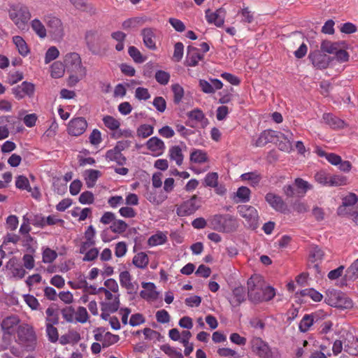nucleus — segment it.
<instances>
[{
	"instance_id": "51",
	"label": "nucleus",
	"mask_w": 358,
	"mask_h": 358,
	"mask_svg": "<svg viewBox=\"0 0 358 358\" xmlns=\"http://www.w3.org/2000/svg\"><path fill=\"white\" fill-rule=\"evenodd\" d=\"M345 278L348 280H356L358 278V259L348 268Z\"/></svg>"
},
{
	"instance_id": "35",
	"label": "nucleus",
	"mask_w": 358,
	"mask_h": 358,
	"mask_svg": "<svg viewBox=\"0 0 358 358\" xmlns=\"http://www.w3.org/2000/svg\"><path fill=\"white\" fill-rule=\"evenodd\" d=\"M132 263L136 267L138 268H145L149 263L148 256L145 252H138L134 255Z\"/></svg>"
},
{
	"instance_id": "62",
	"label": "nucleus",
	"mask_w": 358,
	"mask_h": 358,
	"mask_svg": "<svg viewBox=\"0 0 358 358\" xmlns=\"http://www.w3.org/2000/svg\"><path fill=\"white\" fill-rule=\"evenodd\" d=\"M315 180L323 186H329V176L324 171H320L315 175Z\"/></svg>"
},
{
	"instance_id": "41",
	"label": "nucleus",
	"mask_w": 358,
	"mask_h": 358,
	"mask_svg": "<svg viewBox=\"0 0 358 358\" xmlns=\"http://www.w3.org/2000/svg\"><path fill=\"white\" fill-rule=\"evenodd\" d=\"M294 185L299 190V194H301L302 196H304L308 190L313 188L311 184L301 178L294 180Z\"/></svg>"
},
{
	"instance_id": "50",
	"label": "nucleus",
	"mask_w": 358,
	"mask_h": 358,
	"mask_svg": "<svg viewBox=\"0 0 358 358\" xmlns=\"http://www.w3.org/2000/svg\"><path fill=\"white\" fill-rule=\"evenodd\" d=\"M55 324L51 323L46 324V334L48 338L49 341L51 343H55L58 341L59 334L58 331L56 327H54Z\"/></svg>"
},
{
	"instance_id": "25",
	"label": "nucleus",
	"mask_w": 358,
	"mask_h": 358,
	"mask_svg": "<svg viewBox=\"0 0 358 358\" xmlns=\"http://www.w3.org/2000/svg\"><path fill=\"white\" fill-rule=\"evenodd\" d=\"M146 146L155 156L161 155L166 149L164 141L157 136L150 138L146 142Z\"/></svg>"
},
{
	"instance_id": "24",
	"label": "nucleus",
	"mask_w": 358,
	"mask_h": 358,
	"mask_svg": "<svg viewBox=\"0 0 358 358\" xmlns=\"http://www.w3.org/2000/svg\"><path fill=\"white\" fill-rule=\"evenodd\" d=\"M47 24L50 29V31L57 38H62L64 35V30L62 21L56 17H48L47 20Z\"/></svg>"
},
{
	"instance_id": "16",
	"label": "nucleus",
	"mask_w": 358,
	"mask_h": 358,
	"mask_svg": "<svg viewBox=\"0 0 358 358\" xmlns=\"http://www.w3.org/2000/svg\"><path fill=\"white\" fill-rule=\"evenodd\" d=\"M87 127V122L84 117L72 119L68 125V132L70 135L78 136L83 134Z\"/></svg>"
},
{
	"instance_id": "33",
	"label": "nucleus",
	"mask_w": 358,
	"mask_h": 358,
	"mask_svg": "<svg viewBox=\"0 0 358 358\" xmlns=\"http://www.w3.org/2000/svg\"><path fill=\"white\" fill-rule=\"evenodd\" d=\"M342 201V206H339L338 208V215H343L345 207L355 205L358 201V197L355 193H349L343 198Z\"/></svg>"
},
{
	"instance_id": "57",
	"label": "nucleus",
	"mask_w": 358,
	"mask_h": 358,
	"mask_svg": "<svg viewBox=\"0 0 358 358\" xmlns=\"http://www.w3.org/2000/svg\"><path fill=\"white\" fill-rule=\"evenodd\" d=\"M89 318L87 311L85 308L79 306L76 311H75L74 319L80 323H85Z\"/></svg>"
},
{
	"instance_id": "10",
	"label": "nucleus",
	"mask_w": 358,
	"mask_h": 358,
	"mask_svg": "<svg viewBox=\"0 0 358 358\" xmlns=\"http://www.w3.org/2000/svg\"><path fill=\"white\" fill-rule=\"evenodd\" d=\"M265 200L275 210L281 213H289L288 206L280 196L268 192L265 196Z\"/></svg>"
},
{
	"instance_id": "9",
	"label": "nucleus",
	"mask_w": 358,
	"mask_h": 358,
	"mask_svg": "<svg viewBox=\"0 0 358 358\" xmlns=\"http://www.w3.org/2000/svg\"><path fill=\"white\" fill-rule=\"evenodd\" d=\"M200 207L198 198L196 195L182 203L176 209V213L180 217L188 216L194 214Z\"/></svg>"
},
{
	"instance_id": "44",
	"label": "nucleus",
	"mask_w": 358,
	"mask_h": 358,
	"mask_svg": "<svg viewBox=\"0 0 358 358\" xmlns=\"http://www.w3.org/2000/svg\"><path fill=\"white\" fill-rule=\"evenodd\" d=\"M46 324H57L59 323V312L57 308L49 307L46 309Z\"/></svg>"
},
{
	"instance_id": "23",
	"label": "nucleus",
	"mask_w": 358,
	"mask_h": 358,
	"mask_svg": "<svg viewBox=\"0 0 358 358\" xmlns=\"http://www.w3.org/2000/svg\"><path fill=\"white\" fill-rule=\"evenodd\" d=\"M141 35L143 38L144 45L151 50L157 49L156 35L155 29L150 27H146L141 30Z\"/></svg>"
},
{
	"instance_id": "12",
	"label": "nucleus",
	"mask_w": 358,
	"mask_h": 358,
	"mask_svg": "<svg viewBox=\"0 0 358 358\" xmlns=\"http://www.w3.org/2000/svg\"><path fill=\"white\" fill-rule=\"evenodd\" d=\"M205 14L206 21L209 24H213L217 27H221L224 25L226 17V10L224 8L221 7L215 11H212L208 8L205 11Z\"/></svg>"
},
{
	"instance_id": "61",
	"label": "nucleus",
	"mask_w": 358,
	"mask_h": 358,
	"mask_svg": "<svg viewBox=\"0 0 358 358\" xmlns=\"http://www.w3.org/2000/svg\"><path fill=\"white\" fill-rule=\"evenodd\" d=\"M338 48L339 45L337 43L324 41L321 44V50L329 54H334Z\"/></svg>"
},
{
	"instance_id": "17",
	"label": "nucleus",
	"mask_w": 358,
	"mask_h": 358,
	"mask_svg": "<svg viewBox=\"0 0 358 358\" xmlns=\"http://www.w3.org/2000/svg\"><path fill=\"white\" fill-rule=\"evenodd\" d=\"M248 296L254 303L263 301V287L255 285L252 278L248 280Z\"/></svg>"
},
{
	"instance_id": "28",
	"label": "nucleus",
	"mask_w": 358,
	"mask_h": 358,
	"mask_svg": "<svg viewBox=\"0 0 358 358\" xmlns=\"http://www.w3.org/2000/svg\"><path fill=\"white\" fill-rule=\"evenodd\" d=\"M240 178L242 181L248 182L251 187H255L260 183L262 176L259 171H255L241 174Z\"/></svg>"
},
{
	"instance_id": "19",
	"label": "nucleus",
	"mask_w": 358,
	"mask_h": 358,
	"mask_svg": "<svg viewBox=\"0 0 358 358\" xmlns=\"http://www.w3.org/2000/svg\"><path fill=\"white\" fill-rule=\"evenodd\" d=\"M204 59V55L200 53L199 50L194 46L189 45L187 48V55L185 64L187 66L194 67L198 65L199 62Z\"/></svg>"
},
{
	"instance_id": "32",
	"label": "nucleus",
	"mask_w": 358,
	"mask_h": 358,
	"mask_svg": "<svg viewBox=\"0 0 358 358\" xmlns=\"http://www.w3.org/2000/svg\"><path fill=\"white\" fill-rule=\"evenodd\" d=\"M73 6L78 10L89 13L90 15H94L96 13V8L86 0H69Z\"/></svg>"
},
{
	"instance_id": "53",
	"label": "nucleus",
	"mask_w": 358,
	"mask_h": 358,
	"mask_svg": "<svg viewBox=\"0 0 358 358\" xmlns=\"http://www.w3.org/2000/svg\"><path fill=\"white\" fill-rule=\"evenodd\" d=\"M155 78L156 81L160 85H166L169 82L170 74L167 71L163 70H158L155 73Z\"/></svg>"
},
{
	"instance_id": "42",
	"label": "nucleus",
	"mask_w": 358,
	"mask_h": 358,
	"mask_svg": "<svg viewBox=\"0 0 358 358\" xmlns=\"http://www.w3.org/2000/svg\"><path fill=\"white\" fill-rule=\"evenodd\" d=\"M171 90L173 94V102L175 104H179L185 94L183 87L178 83H175L171 85Z\"/></svg>"
},
{
	"instance_id": "34",
	"label": "nucleus",
	"mask_w": 358,
	"mask_h": 358,
	"mask_svg": "<svg viewBox=\"0 0 358 358\" xmlns=\"http://www.w3.org/2000/svg\"><path fill=\"white\" fill-rule=\"evenodd\" d=\"M13 42L15 45L18 52L22 57H26L29 52V49L25 41L23 39L22 36H15L13 37Z\"/></svg>"
},
{
	"instance_id": "6",
	"label": "nucleus",
	"mask_w": 358,
	"mask_h": 358,
	"mask_svg": "<svg viewBox=\"0 0 358 358\" xmlns=\"http://www.w3.org/2000/svg\"><path fill=\"white\" fill-rule=\"evenodd\" d=\"M240 216L245 219L248 227L256 229L259 226V215L256 208L249 205H239L237 207Z\"/></svg>"
},
{
	"instance_id": "48",
	"label": "nucleus",
	"mask_w": 358,
	"mask_h": 358,
	"mask_svg": "<svg viewBox=\"0 0 358 358\" xmlns=\"http://www.w3.org/2000/svg\"><path fill=\"white\" fill-rule=\"evenodd\" d=\"M31 27L36 34L41 38L46 36V29L39 20L34 19L31 21Z\"/></svg>"
},
{
	"instance_id": "37",
	"label": "nucleus",
	"mask_w": 358,
	"mask_h": 358,
	"mask_svg": "<svg viewBox=\"0 0 358 358\" xmlns=\"http://www.w3.org/2000/svg\"><path fill=\"white\" fill-rule=\"evenodd\" d=\"M250 194L251 190L248 187L241 186L238 187L236 193V196L237 198L236 202H248L250 199Z\"/></svg>"
},
{
	"instance_id": "2",
	"label": "nucleus",
	"mask_w": 358,
	"mask_h": 358,
	"mask_svg": "<svg viewBox=\"0 0 358 358\" xmlns=\"http://www.w3.org/2000/svg\"><path fill=\"white\" fill-rule=\"evenodd\" d=\"M85 42L89 51L94 55H103L106 52V41L97 30H88L85 34Z\"/></svg>"
},
{
	"instance_id": "22",
	"label": "nucleus",
	"mask_w": 358,
	"mask_h": 358,
	"mask_svg": "<svg viewBox=\"0 0 358 358\" xmlns=\"http://www.w3.org/2000/svg\"><path fill=\"white\" fill-rule=\"evenodd\" d=\"M142 287L144 289L140 292V296L146 301H155L158 299L159 292L156 290L155 283L151 282H143Z\"/></svg>"
},
{
	"instance_id": "36",
	"label": "nucleus",
	"mask_w": 358,
	"mask_h": 358,
	"mask_svg": "<svg viewBox=\"0 0 358 358\" xmlns=\"http://www.w3.org/2000/svg\"><path fill=\"white\" fill-rule=\"evenodd\" d=\"M189 159L193 163L202 164L208 161V156L206 151L199 149H193Z\"/></svg>"
},
{
	"instance_id": "46",
	"label": "nucleus",
	"mask_w": 358,
	"mask_h": 358,
	"mask_svg": "<svg viewBox=\"0 0 358 358\" xmlns=\"http://www.w3.org/2000/svg\"><path fill=\"white\" fill-rule=\"evenodd\" d=\"M128 227V224L122 220L115 218L113 222L110 226V230L116 234H122L124 232Z\"/></svg>"
},
{
	"instance_id": "8",
	"label": "nucleus",
	"mask_w": 358,
	"mask_h": 358,
	"mask_svg": "<svg viewBox=\"0 0 358 358\" xmlns=\"http://www.w3.org/2000/svg\"><path fill=\"white\" fill-rule=\"evenodd\" d=\"M64 66L68 71L80 72L81 76L86 75V69L82 65L81 58L77 52H69L65 55Z\"/></svg>"
},
{
	"instance_id": "13",
	"label": "nucleus",
	"mask_w": 358,
	"mask_h": 358,
	"mask_svg": "<svg viewBox=\"0 0 358 358\" xmlns=\"http://www.w3.org/2000/svg\"><path fill=\"white\" fill-rule=\"evenodd\" d=\"M278 135H280V137L281 132L272 129L264 130L259 134L255 143V145L256 147H263L268 143H277L278 138H279Z\"/></svg>"
},
{
	"instance_id": "21",
	"label": "nucleus",
	"mask_w": 358,
	"mask_h": 358,
	"mask_svg": "<svg viewBox=\"0 0 358 358\" xmlns=\"http://www.w3.org/2000/svg\"><path fill=\"white\" fill-rule=\"evenodd\" d=\"M230 305L235 308L239 306L246 300L245 289L243 286H238L233 289L231 294L227 297Z\"/></svg>"
},
{
	"instance_id": "63",
	"label": "nucleus",
	"mask_w": 358,
	"mask_h": 358,
	"mask_svg": "<svg viewBox=\"0 0 358 358\" xmlns=\"http://www.w3.org/2000/svg\"><path fill=\"white\" fill-rule=\"evenodd\" d=\"M183 52H184V45L181 42H177L174 45L173 59L177 62H180L183 57Z\"/></svg>"
},
{
	"instance_id": "11",
	"label": "nucleus",
	"mask_w": 358,
	"mask_h": 358,
	"mask_svg": "<svg viewBox=\"0 0 358 358\" xmlns=\"http://www.w3.org/2000/svg\"><path fill=\"white\" fill-rule=\"evenodd\" d=\"M34 85L27 81H24L21 85L12 88V93L17 100L22 99L26 96L31 97L34 96Z\"/></svg>"
},
{
	"instance_id": "4",
	"label": "nucleus",
	"mask_w": 358,
	"mask_h": 358,
	"mask_svg": "<svg viewBox=\"0 0 358 358\" xmlns=\"http://www.w3.org/2000/svg\"><path fill=\"white\" fill-rule=\"evenodd\" d=\"M30 17V13L27 7L24 6L17 4L13 5L10 8L9 17L20 29L24 28Z\"/></svg>"
},
{
	"instance_id": "39",
	"label": "nucleus",
	"mask_w": 358,
	"mask_h": 358,
	"mask_svg": "<svg viewBox=\"0 0 358 358\" xmlns=\"http://www.w3.org/2000/svg\"><path fill=\"white\" fill-rule=\"evenodd\" d=\"M167 241V237L162 231H158L154 235H152L148 240V244L150 247H154L165 243Z\"/></svg>"
},
{
	"instance_id": "64",
	"label": "nucleus",
	"mask_w": 358,
	"mask_h": 358,
	"mask_svg": "<svg viewBox=\"0 0 358 358\" xmlns=\"http://www.w3.org/2000/svg\"><path fill=\"white\" fill-rule=\"evenodd\" d=\"M57 257V252L49 248H47L43 252V262L44 263H52Z\"/></svg>"
},
{
	"instance_id": "58",
	"label": "nucleus",
	"mask_w": 358,
	"mask_h": 358,
	"mask_svg": "<svg viewBox=\"0 0 358 358\" xmlns=\"http://www.w3.org/2000/svg\"><path fill=\"white\" fill-rule=\"evenodd\" d=\"M59 55V52L55 46H51L48 49L45 55V64H48L57 59Z\"/></svg>"
},
{
	"instance_id": "15",
	"label": "nucleus",
	"mask_w": 358,
	"mask_h": 358,
	"mask_svg": "<svg viewBox=\"0 0 358 358\" xmlns=\"http://www.w3.org/2000/svg\"><path fill=\"white\" fill-rule=\"evenodd\" d=\"M324 252L318 245H313L309 249V262L313 264V268L315 272H320V264L323 260Z\"/></svg>"
},
{
	"instance_id": "52",
	"label": "nucleus",
	"mask_w": 358,
	"mask_h": 358,
	"mask_svg": "<svg viewBox=\"0 0 358 358\" xmlns=\"http://www.w3.org/2000/svg\"><path fill=\"white\" fill-rule=\"evenodd\" d=\"M104 125L110 130H116L120 127V122L117 120L110 115H106L103 117Z\"/></svg>"
},
{
	"instance_id": "59",
	"label": "nucleus",
	"mask_w": 358,
	"mask_h": 358,
	"mask_svg": "<svg viewBox=\"0 0 358 358\" xmlns=\"http://www.w3.org/2000/svg\"><path fill=\"white\" fill-rule=\"evenodd\" d=\"M204 183L207 187H216L218 185V174L215 172L208 173L204 178Z\"/></svg>"
},
{
	"instance_id": "56",
	"label": "nucleus",
	"mask_w": 358,
	"mask_h": 358,
	"mask_svg": "<svg viewBox=\"0 0 358 358\" xmlns=\"http://www.w3.org/2000/svg\"><path fill=\"white\" fill-rule=\"evenodd\" d=\"M154 128L147 124H141L137 129V135L141 138H147L153 134Z\"/></svg>"
},
{
	"instance_id": "20",
	"label": "nucleus",
	"mask_w": 358,
	"mask_h": 358,
	"mask_svg": "<svg viewBox=\"0 0 358 358\" xmlns=\"http://www.w3.org/2000/svg\"><path fill=\"white\" fill-rule=\"evenodd\" d=\"M182 148L186 149L187 147L185 144L182 143L181 145H172L169 148L168 152V157L169 160L171 162H174L178 166H182L184 161L185 156L183 155Z\"/></svg>"
},
{
	"instance_id": "55",
	"label": "nucleus",
	"mask_w": 358,
	"mask_h": 358,
	"mask_svg": "<svg viewBox=\"0 0 358 358\" xmlns=\"http://www.w3.org/2000/svg\"><path fill=\"white\" fill-rule=\"evenodd\" d=\"M347 184V178L343 176L334 175L329 176V186L337 187L345 185Z\"/></svg>"
},
{
	"instance_id": "1",
	"label": "nucleus",
	"mask_w": 358,
	"mask_h": 358,
	"mask_svg": "<svg viewBox=\"0 0 358 358\" xmlns=\"http://www.w3.org/2000/svg\"><path fill=\"white\" fill-rule=\"evenodd\" d=\"M210 227L218 232L231 233L238 227L237 219L230 214H216L209 220Z\"/></svg>"
},
{
	"instance_id": "60",
	"label": "nucleus",
	"mask_w": 358,
	"mask_h": 358,
	"mask_svg": "<svg viewBox=\"0 0 358 358\" xmlns=\"http://www.w3.org/2000/svg\"><path fill=\"white\" fill-rule=\"evenodd\" d=\"M120 340L118 335L113 334L110 332H106L104 334V341L102 343L103 348H108L116 343Z\"/></svg>"
},
{
	"instance_id": "40",
	"label": "nucleus",
	"mask_w": 358,
	"mask_h": 358,
	"mask_svg": "<svg viewBox=\"0 0 358 358\" xmlns=\"http://www.w3.org/2000/svg\"><path fill=\"white\" fill-rule=\"evenodd\" d=\"M315 317V315H305L299 323V331L303 333L307 332L310 327L313 324Z\"/></svg>"
},
{
	"instance_id": "5",
	"label": "nucleus",
	"mask_w": 358,
	"mask_h": 358,
	"mask_svg": "<svg viewBox=\"0 0 358 358\" xmlns=\"http://www.w3.org/2000/svg\"><path fill=\"white\" fill-rule=\"evenodd\" d=\"M325 302L330 306L339 308H348L352 306V301L344 293L336 289L327 291Z\"/></svg>"
},
{
	"instance_id": "18",
	"label": "nucleus",
	"mask_w": 358,
	"mask_h": 358,
	"mask_svg": "<svg viewBox=\"0 0 358 358\" xmlns=\"http://www.w3.org/2000/svg\"><path fill=\"white\" fill-rule=\"evenodd\" d=\"M308 58L313 65L319 69H327L330 62V57L327 55L322 54L319 50H315L309 54Z\"/></svg>"
},
{
	"instance_id": "38",
	"label": "nucleus",
	"mask_w": 358,
	"mask_h": 358,
	"mask_svg": "<svg viewBox=\"0 0 358 358\" xmlns=\"http://www.w3.org/2000/svg\"><path fill=\"white\" fill-rule=\"evenodd\" d=\"M64 64L59 61L55 62L50 66V75L54 78H62L65 72Z\"/></svg>"
},
{
	"instance_id": "30",
	"label": "nucleus",
	"mask_w": 358,
	"mask_h": 358,
	"mask_svg": "<svg viewBox=\"0 0 358 358\" xmlns=\"http://www.w3.org/2000/svg\"><path fill=\"white\" fill-rule=\"evenodd\" d=\"M106 159L108 161H114L118 165H124L126 164V157L120 152L113 148V149L108 150L105 155Z\"/></svg>"
},
{
	"instance_id": "14",
	"label": "nucleus",
	"mask_w": 358,
	"mask_h": 358,
	"mask_svg": "<svg viewBox=\"0 0 358 358\" xmlns=\"http://www.w3.org/2000/svg\"><path fill=\"white\" fill-rule=\"evenodd\" d=\"M120 294L115 295L113 301H103L101 303V317L104 320L110 319V313L117 311L120 308Z\"/></svg>"
},
{
	"instance_id": "3",
	"label": "nucleus",
	"mask_w": 358,
	"mask_h": 358,
	"mask_svg": "<svg viewBox=\"0 0 358 358\" xmlns=\"http://www.w3.org/2000/svg\"><path fill=\"white\" fill-rule=\"evenodd\" d=\"M251 348L253 352L260 358H280V354L277 348L272 349L268 343L259 337H255L251 341Z\"/></svg>"
},
{
	"instance_id": "43",
	"label": "nucleus",
	"mask_w": 358,
	"mask_h": 358,
	"mask_svg": "<svg viewBox=\"0 0 358 358\" xmlns=\"http://www.w3.org/2000/svg\"><path fill=\"white\" fill-rule=\"evenodd\" d=\"M160 350L167 355L170 358H183L180 350H177L175 348L169 344H164L160 346Z\"/></svg>"
},
{
	"instance_id": "54",
	"label": "nucleus",
	"mask_w": 358,
	"mask_h": 358,
	"mask_svg": "<svg viewBox=\"0 0 358 358\" xmlns=\"http://www.w3.org/2000/svg\"><path fill=\"white\" fill-rule=\"evenodd\" d=\"M238 14L241 15L243 23L250 24L254 20V13L248 7L242 8Z\"/></svg>"
},
{
	"instance_id": "7",
	"label": "nucleus",
	"mask_w": 358,
	"mask_h": 358,
	"mask_svg": "<svg viewBox=\"0 0 358 358\" xmlns=\"http://www.w3.org/2000/svg\"><path fill=\"white\" fill-rule=\"evenodd\" d=\"M17 338L21 344L29 350L34 349L36 344V336L34 329L28 325L19 326Z\"/></svg>"
},
{
	"instance_id": "29",
	"label": "nucleus",
	"mask_w": 358,
	"mask_h": 358,
	"mask_svg": "<svg viewBox=\"0 0 358 358\" xmlns=\"http://www.w3.org/2000/svg\"><path fill=\"white\" fill-rule=\"evenodd\" d=\"M322 119L324 122L333 129H341L345 126V122L331 113H324Z\"/></svg>"
},
{
	"instance_id": "45",
	"label": "nucleus",
	"mask_w": 358,
	"mask_h": 358,
	"mask_svg": "<svg viewBox=\"0 0 358 358\" xmlns=\"http://www.w3.org/2000/svg\"><path fill=\"white\" fill-rule=\"evenodd\" d=\"M128 53L134 62L137 64H142L146 60V57H143L139 50L135 46H129Z\"/></svg>"
},
{
	"instance_id": "47",
	"label": "nucleus",
	"mask_w": 358,
	"mask_h": 358,
	"mask_svg": "<svg viewBox=\"0 0 358 358\" xmlns=\"http://www.w3.org/2000/svg\"><path fill=\"white\" fill-rule=\"evenodd\" d=\"M15 186L22 190L31 191V187L28 178L24 176H18L15 180Z\"/></svg>"
},
{
	"instance_id": "49",
	"label": "nucleus",
	"mask_w": 358,
	"mask_h": 358,
	"mask_svg": "<svg viewBox=\"0 0 358 358\" xmlns=\"http://www.w3.org/2000/svg\"><path fill=\"white\" fill-rule=\"evenodd\" d=\"M220 357L229 358H241L243 356L238 353L236 350L229 348H220L217 351Z\"/></svg>"
},
{
	"instance_id": "27",
	"label": "nucleus",
	"mask_w": 358,
	"mask_h": 358,
	"mask_svg": "<svg viewBox=\"0 0 358 358\" xmlns=\"http://www.w3.org/2000/svg\"><path fill=\"white\" fill-rule=\"evenodd\" d=\"M120 285L127 289L128 294L136 292L137 287L131 282V275L129 271H124L120 273Z\"/></svg>"
},
{
	"instance_id": "26",
	"label": "nucleus",
	"mask_w": 358,
	"mask_h": 358,
	"mask_svg": "<svg viewBox=\"0 0 358 358\" xmlns=\"http://www.w3.org/2000/svg\"><path fill=\"white\" fill-rule=\"evenodd\" d=\"M20 322V320L16 316H9L6 317L1 323V328L5 334H13L17 326Z\"/></svg>"
},
{
	"instance_id": "31",
	"label": "nucleus",
	"mask_w": 358,
	"mask_h": 358,
	"mask_svg": "<svg viewBox=\"0 0 358 358\" xmlns=\"http://www.w3.org/2000/svg\"><path fill=\"white\" fill-rule=\"evenodd\" d=\"M101 176V172L95 169H88L85 171L84 177L86 185L88 188L93 187L98 178Z\"/></svg>"
}]
</instances>
